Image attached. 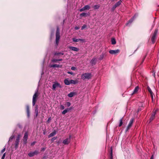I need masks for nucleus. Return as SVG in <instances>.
I'll use <instances>...</instances> for the list:
<instances>
[{
  "instance_id": "obj_1",
  "label": "nucleus",
  "mask_w": 159,
  "mask_h": 159,
  "mask_svg": "<svg viewBox=\"0 0 159 159\" xmlns=\"http://www.w3.org/2000/svg\"><path fill=\"white\" fill-rule=\"evenodd\" d=\"M92 77V74L89 73H85L82 74L81 75V78L83 80H89Z\"/></svg>"
},
{
  "instance_id": "obj_2",
  "label": "nucleus",
  "mask_w": 159,
  "mask_h": 159,
  "mask_svg": "<svg viewBox=\"0 0 159 159\" xmlns=\"http://www.w3.org/2000/svg\"><path fill=\"white\" fill-rule=\"evenodd\" d=\"M56 44L57 46L59 43V40L60 39V31L58 27L57 28L56 34Z\"/></svg>"
},
{
  "instance_id": "obj_3",
  "label": "nucleus",
  "mask_w": 159,
  "mask_h": 159,
  "mask_svg": "<svg viewBox=\"0 0 159 159\" xmlns=\"http://www.w3.org/2000/svg\"><path fill=\"white\" fill-rule=\"evenodd\" d=\"M58 87H59V88H61L62 87L60 85V84L57 82H54V84H52V90H55L56 88Z\"/></svg>"
},
{
  "instance_id": "obj_4",
  "label": "nucleus",
  "mask_w": 159,
  "mask_h": 159,
  "mask_svg": "<svg viewBox=\"0 0 159 159\" xmlns=\"http://www.w3.org/2000/svg\"><path fill=\"white\" fill-rule=\"evenodd\" d=\"M157 32V29L156 30L154 31V33L152 36L151 40L153 43H154L155 42Z\"/></svg>"
},
{
  "instance_id": "obj_5",
  "label": "nucleus",
  "mask_w": 159,
  "mask_h": 159,
  "mask_svg": "<svg viewBox=\"0 0 159 159\" xmlns=\"http://www.w3.org/2000/svg\"><path fill=\"white\" fill-rule=\"evenodd\" d=\"M38 96V91H37V92H35L33 97L32 104L33 106H34L35 104L36 99Z\"/></svg>"
},
{
  "instance_id": "obj_6",
  "label": "nucleus",
  "mask_w": 159,
  "mask_h": 159,
  "mask_svg": "<svg viewBox=\"0 0 159 159\" xmlns=\"http://www.w3.org/2000/svg\"><path fill=\"white\" fill-rule=\"evenodd\" d=\"M71 138V136L70 135L69 137L66 139L63 140L62 143L64 145H68V144L70 141V139Z\"/></svg>"
},
{
  "instance_id": "obj_7",
  "label": "nucleus",
  "mask_w": 159,
  "mask_h": 159,
  "mask_svg": "<svg viewBox=\"0 0 159 159\" xmlns=\"http://www.w3.org/2000/svg\"><path fill=\"white\" fill-rule=\"evenodd\" d=\"M134 120V119L133 118H132L130 120L129 123V124H128L126 129V132L127 131L129 130V129L131 128L133 123Z\"/></svg>"
},
{
  "instance_id": "obj_8",
  "label": "nucleus",
  "mask_w": 159,
  "mask_h": 159,
  "mask_svg": "<svg viewBox=\"0 0 159 159\" xmlns=\"http://www.w3.org/2000/svg\"><path fill=\"white\" fill-rule=\"evenodd\" d=\"M120 52V50L119 49L116 50H111L109 51V52L111 54H116Z\"/></svg>"
},
{
  "instance_id": "obj_9",
  "label": "nucleus",
  "mask_w": 159,
  "mask_h": 159,
  "mask_svg": "<svg viewBox=\"0 0 159 159\" xmlns=\"http://www.w3.org/2000/svg\"><path fill=\"white\" fill-rule=\"evenodd\" d=\"M39 153L38 151L35 150L34 152H31L28 154V155L30 157H32L35 155H37Z\"/></svg>"
},
{
  "instance_id": "obj_10",
  "label": "nucleus",
  "mask_w": 159,
  "mask_h": 159,
  "mask_svg": "<svg viewBox=\"0 0 159 159\" xmlns=\"http://www.w3.org/2000/svg\"><path fill=\"white\" fill-rule=\"evenodd\" d=\"M28 137V133L27 132H26L24 136L23 139V141L24 142V143L25 144L27 143V140Z\"/></svg>"
},
{
  "instance_id": "obj_11",
  "label": "nucleus",
  "mask_w": 159,
  "mask_h": 159,
  "mask_svg": "<svg viewBox=\"0 0 159 159\" xmlns=\"http://www.w3.org/2000/svg\"><path fill=\"white\" fill-rule=\"evenodd\" d=\"M72 40L74 42H78L79 41H80L83 42H85V40L84 39H76L75 38H72Z\"/></svg>"
},
{
  "instance_id": "obj_12",
  "label": "nucleus",
  "mask_w": 159,
  "mask_h": 159,
  "mask_svg": "<svg viewBox=\"0 0 159 159\" xmlns=\"http://www.w3.org/2000/svg\"><path fill=\"white\" fill-rule=\"evenodd\" d=\"M156 114V111L153 112L152 114L150 119L149 123L152 121L155 118V116Z\"/></svg>"
},
{
  "instance_id": "obj_13",
  "label": "nucleus",
  "mask_w": 159,
  "mask_h": 159,
  "mask_svg": "<svg viewBox=\"0 0 159 159\" xmlns=\"http://www.w3.org/2000/svg\"><path fill=\"white\" fill-rule=\"evenodd\" d=\"M69 48L73 51H75L76 52H77L79 51V49L76 47H72V46H70L69 47Z\"/></svg>"
},
{
  "instance_id": "obj_14",
  "label": "nucleus",
  "mask_w": 159,
  "mask_h": 159,
  "mask_svg": "<svg viewBox=\"0 0 159 159\" xmlns=\"http://www.w3.org/2000/svg\"><path fill=\"white\" fill-rule=\"evenodd\" d=\"M76 94H77V93H76V92H71L70 93H69L68 95V96L69 97L71 98V97H73L75 95H76Z\"/></svg>"
},
{
  "instance_id": "obj_15",
  "label": "nucleus",
  "mask_w": 159,
  "mask_h": 159,
  "mask_svg": "<svg viewBox=\"0 0 159 159\" xmlns=\"http://www.w3.org/2000/svg\"><path fill=\"white\" fill-rule=\"evenodd\" d=\"M139 89V86H137L135 87L133 93L132 94V95L135 94L137 93Z\"/></svg>"
},
{
  "instance_id": "obj_16",
  "label": "nucleus",
  "mask_w": 159,
  "mask_h": 159,
  "mask_svg": "<svg viewBox=\"0 0 159 159\" xmlns=\"http://www.w3.org/2000/svg\"><path fill=\"white\" fill-rule=\"evenodd\" d=\"M70 84H77L78 82V81L77 80H70Z\"/></svg>"
},
{
  "instance_id": "obj_17",
  "label": "nucleus",
  "mask_w": 159,
  "mask_h": 159,
  "mask_svg": "<svg viewBox=\"0 0 159 159\" xmlns=\"http://www.w3.org/2000/svg\"><path fill=\"white\" fill-rule=\"evenodd\" d=\"M64 82L66 85H69L70 84V80H69L68 79H65L64 80Z\"/></svg>"
},
{
  "instance_id": "obj_18",
  "label": "nucleus",
  "mask_w": 159,
  "mask_h": 159,
  "mask_svg": "<svg viewBox=\"0 0 159 159\" xmlns=\"http://www.w3.org/2000/svg\"><path fill=\"white\" fill-rule=\"evenodd\" d=\"M71 109V108H67L66 109H65L64 110H63L62 112V114L65 115V114H66V113H67L68 111H69Z\"/></svg>"
},
{
  "instance_id": "obj_19",
  "label": "nucleus",
  "mask_w": 159,
  "mask_h": 159,
  "mask_svg": "<svg viewBox=\"0 0 159 159\" xmlns=\"http://www.w3.org/2000/svg\"><path fill=\"white\" fill-rule=\"evenodd\" d=\"M136 15L130 20L126 24V25H128L129 23H131L134 20V18L135 17Z\"/></svg>"
},
{
  "instance_id": "obj_20",
  "label": "nucleus",
  "mask_w": 159,
  "mask_h": 159,
  "mask_svg": "<svg viewBox=\"0 0 159 159\" xmlns=\"http://www.w3.org/2000/svg\"><path fill=\"white\" fill-rule=\"evenodd\" d=\"M90 63L93 65H94L96 63V60L95 58H93L90 61Z\"/></svg>"
},
{
  "instance_id": "obj_21",
  "label": "nucleus",
  "mask_w": 159,
  "mask_h": 159,
  "mask_svg": "<svg viewBox=\"0 0 159 159\" xmlns=\"http://www.w3.org/2000/svg\"><path fill=\"white\" fill-rule=\"evenodd\" d=\"M56 134V131H54L53 132L51 133V134H50L48 135V137L50 138L51 137H52L54 136Z\"/></svg>"
},
{
  "instance_id": "obj_22",
  "label": "nucleus",
  "mask_w": 159,
  "mask_h": 159,
  "mask_svg": "<svg viewBox=\"0 0 159 159\" xmlns=\"http://www.w3.org/2000/svg\"><path fill=\"white\" fill-rule=\"evenodd\" d=\"M26 110L27 114V116L28 117H29L30 116V111H29V106L27 105L26 106Z\"/></svg>"
},
{
  "instance_id": "obj_23",
  "label": "nucleus",
  "mask_w": 159,
  "mask_h": 159,
  "mask_svg": "<svg viewBox=\"0 0 159 159\" xmlns=\"http://www.w3.org/2000/svg\"><path fill=\"white\" fill-rule=\"evenodd\" d=\"M20 140L16 139L15 141V147L16 148L17 147H18V145L19 144V142H20Z\"/></svg>"
},
{
  "instance_id": "obj_24",
  "label": "nucleus",
  "mask_w": 159,
  "mask_h": 159,
  "mask_svg": "<svg viewBox=\"0 0 159 159\" xmlns=\"http://www.w3.org/2000/svg\"><path fill=\"white\" fill-rule=\"evenodd\" d=\"M35 113H36V116L37 117L38 115V110L37 105H36L35 107Z\"/></svg>"
},
{
  "instance_id": "obj_25",
  "label": "nucleus",
  "mask_w": 159,
  "mask_h": 159,
  "mask_svg": "<svg viewBox=\"0 0 159 159\" xmlns=\"http://www.w3.org/2000/svg\"><path fill=\"white\" fill-rule=\"evenodd\" d=\"M61 66H60L58 64H54L53 65H52L50 66L51 67H61Z\"/></svg>"
},
{
  "instance_id": "obj_26",
  "label": "nucleus",
  "mask_w": 159,
  "mask_h": 159,
  "mask_svg": "<svg viewBox=\"0 0 159 159\" xmlns=\"http://www.w3.org/2000/svg\"><path fill=\"white\" fill-rule=\"evenodd\" d=\"M89 15L86 13H83L81 14L80 15V17L85 16Z\"/></svg>"
},
{
  "instance_id": "obj_27",
  "label": "nucleus",
  "mask_w": 159,
  "mask_h": 159,
  "mask_svg": "<svg viewBox=\"0 0 159 159\" xmlns=\"http://www.w3.org/2000/svg\"><path fill=\"white\" fill-rule=\"evenodd\" d=\"M121 2V1L120 0V1H118L117 3H116L115 5L116 7H117L120 5Z\"/></svg>"
},
{
  "instance_id": "obj_28",
  "label": "nucleus",
  "mask_w": 159,
  "mask_h": 159,
  "mask_svg": "<svg viewBox=\"0 0 159 159\" xmlns=\"http://www.w3.org/2000/svg\"><path fill=\"white\" fill-rule=\"evenodd\" d=\"M111 43L112 44H116V42L114 38H112L111 39Z\"/></svg>"
},
{
  "instance_id": "obj_29",
  "label": "nucleus",
  "mask_w": 159,
  "mask_h": 159,
  "mask_svg": "<svg viewBox=\"0 0 159 159\" xmlns=\"http://www.w3.org/2000/svg\"><path fill=\"white\" fill-rule=\"evenodd\" d=\"M105 54L104 53H102V54L100 56L99 59L100 60H102L104 57Z\"/></svg>"
},
{
  "instance_id": "obj_30",
  "label": "nucleus",
  "mask_w": 159,
  "mask_h": 159,
  "mask_svg": "<svg viewBox=\"0 0 159 159\" xmlns=\"http://www.w3.org/2000/svg\"><path fill=\"white\" fill-rule=\"evenodd\" d=\"M85 10H88L90 8V7L89 5H86L84 7Z\"/></svg>"
},
{
  "instance_id": "obj_31",
  "label": "nucleus",
  "mask_w": 159,
  "mask_h": 159,
  "mask_svg": "<svg viewBox=\"0 0 159 159\" xmlns=\"http://www.w3.org/2000/svg\"><path fill=\"white\" fill-rule=\"evenodd\" d=\"M100 7L99 5H96L94 6L93 8L94 9H98Z\"/></svg>"
},
{
  "instance_id": "obj_32",
  "label": "nucleus",
  "mask_w": 159,
  "mask_h": 159,
  "mask_svg": "<svg viewBox=\"0 0 159 159\" xmlns=\"http://www.w3.org/2000/svg\"><path fill=\"white\" fill-rule=\"evenodd\" d=\"M64 54L63 53L56 52L55 53L54 55H63Z\"/></svg>"
},
{
  "instance_id": "obj_33",
  "label": "nucleus",
  "mask_w": 159,
  "mask_h": 159,
  "mask_svg": "<svg viewBox=\"0 0 159 159\" xmlns=\"http://www.w3.org/2000/svg\"><path fill=\"white\" fill-rule=\"evenodd\" d=\"M122 124H123L122 119H121L120 120V124L119 125V126H121L122 125Z\"/></svg>"
},
{
  "instance_id": "obj_34",
  "label": "nucleus",
  "mask_w": 159,
  "mask_h": 159,
  "mask_svg": "<svg viewBox=\"0 0 159 159\" xmlns=\"http://www.w3.org/2000/svg\"><path fill=\"white\" fill-rule=\"evenodd\" d=\"M148 91L150 93V94H152V93H153L152 92L151 89L149 87H148Z\"/></svg>"
},
{
  "instance_id": "obj_35",
  "label": "nucleus",
  "mask_w": 159,
  "mask_h": 159,
  "mask_svg": "<svg viewBox=\"0 0 159 159\" xmlns=\"http://www.w3.org/2000/svg\"><path fill=\"white\" fill-rule=\"evenodd\" d=\"M110 159H113L112 149L111 148V157H110Z\"/></svg>"
},
{
  "instance_id": "obj_36",
  "label": "nucleus",
  "mask_w": 159,
  "mask_h": 159,
  "mask_svg": "<svg viewBox=\"0 0 159 159\" xmlns=\"http://www.w3.org/2000/svg\"><path fill=\"white\" fill-rule=\"evenodd\" d=\"M14 135H12V136H11L10 137V138L9 139V141H11L12 140H13V139H14Z\"/></svg>"
},
{
  "instance_id": "obj_37",
  "label": "nucleus",
  "mask_w": 159,
  "mask_h": 159,
  "mask_svg": "<svg viewBox=\"0 0 159 159\" xmlns=\"http://www.w3.org/2000/svg\"><path fill=\"white\" fill-rule=\"evenodd\" d=\"M60 108L61 110H63L65 109V107L63 105H61L60 106Z\"/></svg>"
},
{
  "instance_id": "obj_38",
  "label": "nucleus",
  "mask_w": 159,
  "mask_h": 159,
  "mask_svg": "<svg viewBox=\"0 0 159 159\" xmlns=\"http://www.w3.org/2000/svg\"><path fill=\"white\" fill-rule=\"evenodd\" d=\"M86 25H84L81 27V30H83L86 27Z\"/></svg>"
},
{
  "instance_id": "obj_39",
  "label": "nucleus",
  "mask_w": 159,
  "mask_h": 159,
  "mask_svg": "<svg viewBox=\"0 0 159 159\" xmlns=\"http://www.w3.org/2000/svg\"><path fill=\"white\" fill-rule=\"evenodd\" d=\"M5 155H6V153H5L3 154V156L2 157L1 159H4V158L5 157Z\"/></svg>"
},
{
  "instance_id": "obj_40",
  "label": "nucleus",
  "mask_w": 159,
  "mask_h": 159,
  "mask_svg": "<svg viewBox=\"0 0 159 159\" xmlns=\"http://www.w3.org/2000/svg\"><path fill=\"white\" fill-rule=\"evenodd\" d=\"M21 137V135L20 134H18L17 137L16 139H17L19 140L20 138Z\"/></svg>"
},
{
  "instance_id": "obj_41",
  "label": "nucleus",
  "mask_w": 159,
  "mask_h": 159,
  "mask_svg": "<svg viewBox=\"0 0 159 159\" xmlns=\"http://www.w3.org/2000/svg\"><path fill=\"white\" fill-rule=\"evenodd\" d=\"M57 60L58 59H53L52 60V61L53 62H56L57 61H58Z\"/></svg>"
},
{
  "instance_id": "obj_42",
  "label": "nucleus",
  "mask_w": 159,
  "mask_h": 159,
  "mask_svg": "<svg viewBox=\"0 0 159 159\" xmlns=\"http://www.w3.org/2000/svg\"><path fill=\"white\" fill-rule=\"evenodd\" d=\"M5 150H6V148H4L1 151V153H3L5 152Z\"/></svg>"
},
{
  "instance_id": "obj_43",
  "label": "nucleus",
  "mask_w": 159,
  "mask_h": 159,
  "mask_svg": "<svg viewBox=\"0 0 159 159\" xmlns=\"http://www.w3.org/2000/svg\"><path fill=\"white\" fill-rule=\"evenodd\" d=\"M66 105L68 107H69L70 105V103L69 102H66Z\"/></svg>"
},
{
  "instance_id": "obj_44",
  "label": "nucleus",
  "mask_w": 159,
  "mask_h": 159,
  "mask_svg": "<svg viewBox=\"0 0 159 159\" xmlns=\"http://www.w3.org/2000/svg\"><path fill=\"white\" fill-rule=\"evenodd\" d=\"M57 138V137H53L52 139V141H54V140H55Z\"/></svg>"
},
{
  "instance_id": "obj_45",
  "label": "nucleus",
  "mask_w": 159,
  "mask_h": 159,
  "mask_svg": "<svg viewBox=\"0 0 159 159\" xmlns=\"http://www.w3.org/2000/svg\"><path fill=\"white\" fill-rule=\"evenodd\" d=\"M117 7L114 5L112 7V10L114 11Z\"/></svg>"
},
{
  "instance_id": "obj_46",
  "label": "nucleus",
  "mask_w": 159,
  "mask_h": 159,
  "mask_svg": "<svg viewBox=\"0 0 159 159\" xmlns=\"http://www.w3.org/2000/svg\"><path fill=\"white\" fill-rule=\"evenodd\" d=\"M85 10L84 7H83L80 10V11L81 12V11H83Z\"/></svg>"
},
{
  "instance_id": "obj_47",
  "label": "nucleus",
  "mask_w": 159,
  "mask_h": 159,
  "mask_svg": "<svg viewBox=\"0 0 159 159\" xmlns=\"http://www.w3.org/2000/svg\"><path fill=\"white\" fill-rule=\"evenodd\" d=\"M75 67L74 66H73L71 68V69L72 70H75Z\"/></svg>"
},
{
  "instance_id": "obj_48",
  "label": "nucleus",
  "mask_w": 159,
  "mask_h": 159,
  "mask_svg": "<svg viewBox=\"0 0 159 159\" xmlns=\"http://www.w3.org/2000/svg\"><path fill=\"white\" fill-rule=\"evenodd\" d=\"M67 73L68 74H70L72 75L73 74V73L72 72L68 71Z\"/></svg>"
},
{
  "instance_id": "obj_49",
  "label": "nucleus",
  "mask_w": 159,
  "mask_h": 159,
  "mask_svg": "<svg viewBox=\"0 0 159 159\" xmlns=\"http://www.w3.org/2000/svg\"><path fill=\"white\" fill-rule=\"evenodd\" d=\"M36 143V142H33V143H32L31 144V145L32 146H33L34 145V144L35 143Z\"/></svg>"
},
{
  "instance_id": "obj_50",
  "label": "nucleus",
  "mask_w": 159,
  "mask_h": 159,
  "mask_svg": "<svg viewBox=\"0 0 159 159\" xmlns=\"http://www.w3.org/2000/svg\"><path fill=\"white\" fill-rule=\"evenodd\" d=\"M79 28H80V27H78V26H76L75 27V29L76 30H78L79 29Z\"/></svg>"
},
{
  "instance_id": "obj_51",
  "label": "nucleus",
  "mask_w": 159,
  "mask_h": 159,
  "mask_svg": "<svg viewBox=\"0 0 159 159\" xmlns=\"http://www.w3.org/2000/svg\"><path fill=\"white\" fill-rule=\"evenodd\" d=\"M62 59H60L57 60L58 61H62Z\"/></svg>"
},
{
  "instance_id": "obj_52",
  "label": "nucleus",
  "mask_w": 159,
  "mask_h": 159,
  "mask_svg": "<svg viewBox=\"0 0 159 159\" xmlns=\"http://www.w3.org/2000/svg\"><path fill=\"white\" fill-rule=\"evenodd\" d=\"M152 94L153 93L151 94V98H152V100H153V97Z\"/></svg>"
},
{
  "instance_id": "obj_53",
  "label": "nucleus",
  "mask_w": 159,
  "mask_h": 159,
  "mask_svg": "<svg viewBox=\"0 0 159 159\" xmlns=\"http://www.w3.org/2000/svg\"><path fill=\"white\" fill-rule=\"evenodd\" d=\"M45 148H43L42 149V151H44L45 150Z\"/></svg>"
},
{
  "instance_id": "obj_54",
  "label": "nucleus",
  "mask_w": 159,
  "mask_h": 159,
  "mask_svg": "<svg viewBox=\"0 0 159 159\" xmlns=\"http://www.w3.org/2000/svg\"><path fill=\"white\" fill-rule=\"evenodd\" d=\"M18 125L20 128L21 127V126L20 124Z\"/></svg>"
},
{
  "instance_id": "obj_55",
  "label": "nucleus",
  "mask_w": 159,
  "mask_h": 159,
  "mask_svg": "<svg viewBox=\"0 0 159 159\" xmlns=\"http://www.w3.org/2000/svg\"><path fill=\"white\" fill-rule=\"evenodd\" d=\"M153 155H152V157H151V159H153Z\"/></svg>"
},
{
  "instance_id": "obj_56",
  "label": "nucleus",
  "mask_w": 159,
  "mask_h": 159,
  "mask_svg": "<svg viewBox=\"0 0 159 159\" xmlns=\"http://www.w3.org/2000/svg\"><path fill=\"white\" fill-rule=\"evenodd\" d=\"M50 120V118H49L48 120V121H49V120Z\"/></svg>"
},
{
  "instance_id": "obj_57",
  "label": "nucleus",
  "mask_w": 159,
  "mask_h": 159,
  "mask_svg": "<svg viewBox=\"0 0 159 159\" xmlns=\"http://www.w3.org/2000/svg\"><path fill=\"white\" fill-rule=\"evenodd\" d=\"M145 58V57H144V58H143V60L142 62H143V61H144Z\"/></svg>"
},
{
  "instance_id": "obj_58",
  "label": "nucleus",
  "mask_w": 159,
  "mask_h": 159,
  "mask_svg": "<svg viewBox=\"0 0 159 159\" xmlns=\"http://www.w3.org/2000/svg\"><path fill=\"white\" fill-rule=\"evenodd\" d=\"M43 134H45V132H44V133H43Z\"/></svg>"
}]
</instances>
